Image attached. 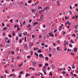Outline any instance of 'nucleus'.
Segmentation results:
<instances>
[{
  "instance_id": "obj_1",
  "label": "nucleus",
  "mask_w": 78,
  "mask_h": 78,
  "mask_svg": "<svg viewBox=\"0 0 78 78\" xmlns=\"http://www.w3.org/2000/svg\"><path fill=\"white\" fill-rule=\"evenodd\" d=\"M36 62H33V63H32L33 66H35V65H36Z\"/></svg>"
},
{
  "instance_id": "obj_2",
  "label": "nucleus",
  "mask_w": 78,
  "mask_h": 78,
  "mask_svg": "<svg viewBox=\"0 0 78 78\" xmlns=\"http://www.w3.org/2000/svg\"><path fill=\"white\" fill-rule=\"evenodd\" d=\"M76 51H77V48H74V51L76 52Z\"/></svg>"
},
{
  "instance_id": "obj_3",
  "label": "nucleus",
  "mask_w": 78,
  "mask_h": 78,
  "mask_svg": "<svg viewBox=\"0 0 78 78\" xmlns=\"http://www.w3.org/2000/svg\"><path fill=\"white\" fill-rule=\"evenodd\" d=\"M43 17H44V15H42L41 16V17H40V19H41V20H42V19H43Z\"/></svg>"
},
{
  "instance_id": "obj_4",
  "label": "nucleus",
  "mask_w": 78,
  "mask_h": 78,
  "mask_svg": "<svg viewBox=\"0 0 78 78\" xmlns=\"http://www.w3.org/2000/svg\"><path fill=\"white\" fill-rule=\"evenodd\" d=\"M39 56L41 58H44V56H42V55L41 54Z\"/></svg>"
},
{
  "instance_id": "obj_5",
  "label": "nucleus",
  "mask_w": 78,
  "mask_h": 78,
  "mask_svg": "<svg viewBox=\"0 0 78 78\" xmlns=\"http://www.w3.org/2000/svg\"><path fill=\"white\" fill-rule=\"evenodd\" d=\"M63 70V69L62 68H59L58 69V71H62Z\"/></svg>"
},
{
  "instance_id": "obj_6",
  "label": "nucleus",
  "mask_w": 78,
  "mask_h": 78,
  "mask_svg": "<svg viewBox=\"0 0 78 78\" xmlns=\"http://www.w3.org/2000/svg\"><path fill=\"white\" fill-rule=\"evenodd\" d=\"M22 65H23V63H22L20 65H18V66L19 67H21V66H22Z\"/></svg>"
},
{
  "instance_id": "obj_7",
  "label": "nucleus",
  "mask_w": 78,
  "mask_h": 78,
  "mask_svg": "<svg viewBox=\"0 0 78 78\" xmlns=\"http://www.w3.org/2000/svg\"><path fill=\"white\" fill-rule=\"evenodd\" d=\"M42 65L41 64H39V67H42Z\"/></svg>"
},
{
  "instance_id": "obj_8",
  "label": "nucleus",
  "mask_w": 78,
  "mask_h": 78,
  "mask_svg": "<svg viewBox=\"0 0 78 78\" xmlns=\"http://www.w3.org/2000/svg\"><path fill=\"white\" fill-rule=\"evenodd\" d=\"M57 50H59V51H60V49H59V47H58L57 48Z\"/></svg>"
},
{
  "instance_id": "obj_9",
  "label": "nucleus",
  "mask_w": 78,
  "mask_h": 78,
  "mask_svg": "<svg viewBox=\"0 0 78 78\" xmlns=\"http://www.w3.org/2000/svg\"><path fill=\"white\" fill-rule=\"evenodd\" d=\"M35 55H36V56H38L39 55H38V54L37 53H35Z\"/></svg>"
},
{
  "instance_id": "obj_10",
  "label": "nucleus",
  "mask_w": 78,
  "mask_h": 78,
  "mask_svg": "<svg viewBox=\"0 0 78 78\" xmlns=\"http://www.w3.org/2000/svg\"><path fill=\"white\" fill-rule=\"evenodd\" d=\"M38 53H42V51H41V50H39L38 51Z\"/></svg>"
},
{
  "instance_id": "obj_11",
  "label": "nucleus",
  "mask_w": 78,
  "mask_h": 78,
  "mask_svg": "<svg viewBox=\"0 0 78 78\" xmlns=\"http://www.w3.org/2000/svg\"><path fill=\"white\" fill-rule=\"evenodd\" d=\"M69 47H72L73 45L71 44H69Z\"/></svg>"
},
{
  "instance_id": "obj_12",
  "label": "nucleus",
  "mask_w": 78,
  "mask_h": 78,
  "mask_svg": "<svg viewBox=\"0 0 78 78\" xmlns=\"http://www.w3.org/2000/svg\"><path fill=\"white\" fill-rule=\"evenodd\" d=\"M51 72H50L49 73V75H51V76H53V74Z\"/></svg>"
},
{
  "instance_id": "obj_13",
  "label": "nucleus",
  "mask_w": 78,
  "mask_h": 78,
  "mask_svg": "<svg viewBox=\"0 0 78 78\" xmlns=\"http://www.w3.org/2000/svg\"><path fill=\"white\" fill-rule=\"evenodd\" d=\"M12 35L13 36H15V32H14V31L13 32Z\"/></svg>"
},
{
  "instance_id": "obj_14",
  "label": "nucleus",
  "mask_w": 78,
  "mask_h": 78,
  "mask_svg": "<svg viewBox=\"0 0 78 78\" xmlns=\"http://www.w3.org/2000/svg\"><path fill=\"white\" fill-rule=\"evenodd\" d=\"M78 25L76 26V27H75V29H77V28H78Z\"/></svg>"
},
{
  "instance_id": "obj_15",
  "label": "nucleus",
  "mask_w": 78,
  "mask_h": 78,
  "mask_svg": "<svg viewBox=\"0 0 78 78\" xmlns=\"http://www.w3.org/2000/svg\"><path fill=\"white\" fill-rule=\"evenodd\" d=\"M45 45V44L44 43H42L41 44V45L42 46H44V45Z\"/></svg>"
},
{
  "instance_id": "obj_16",
  "label": "nucleus",
  "mask_w": 78,
  "mask_h": 78,
  "mask_svg": "<svg viewBox=\"0 0 78 78\" xmlns=\"http://www.w3.org/2000/svg\"><path fill=\"white\" fill-rule=\"evenodd\" d=\"M31 2V0H30V1H28L29 3H30Z\"/></svg>"
},
{
  "instance_id": "obj_17",
  "label": "nucleus",
  "mask_w": 78,
  "mask_h": 78,
  "mask_svg": "<svg viewBox=\"0 0 78 78\" xmlns=\"http://www.w3.org/2000/svg\"><path fill=\"white\" fill-rule=\"evenodd\" d=\"M16 50L17 51H19V48H16Z\"/></svg>"
},
{
  "instance_id": "obj_18",
  "label": "nucleus",
  "mask_w": 78,
  "mask_h": 78,
  "mask_svg": "<svg viewBox=\"0 0 78 78\" xmlns=\"http://www.w3.org/2000/svg\"><path fill=\"white\" fill-rule=\"evenodd\" d=\"M27 58H31V56L28 55V56L27 57Z\"/></svg>"
},
{
  "instance_id": "obj_19",
  "label": "nucleus",
  "mask_w": 78,
  "mask_h": 78,
  "mask_svg": "<svg viewBox=\"0 0 78 78\" xmlns=\"http://www.w3.org/2000/svg\"><path fill=\"white\" fill-rule=\"evenodd\" d=\"M31 11H32V12H34V11H35V10H33V9H32Z\"/></svg>"
},
{
  "instance_id": "obj_20",
  "label": "nucleus",
  "mask_w": 78,
  "mask_h": 78,
  "mask_svg": "<svg viewBox=\"0 0 78 78\" xmlns=\"http://www.w3.org/2000/svg\"><path fill=\"white\" fill-rule=\"evenodd\" d=\"M22 73H23V72L22 71H21L20 72V75H21V74H22Z\"/></svg>"
},
{
  "instance_id": "obj_21",
  "label": "nucleus",
  "mask_w": 78,
  "mask_h": 78,
  "mask_svg": "<svg viewBox=\"0 0 78 78\" xmlns=\"http://www.w3.org/2000/svg\"><path fill=\"white\" fill-rule=\"evenodd\" d=\"M48 66V64H47V63H46L45 64V66Z\"/></svg>"
},
{
  "instance_id": "obj_22",
  "label": "nucleus",
  "mask_w": 78,
  "mask_h": 78,
  "mask_svg": "<svg viewBox=\"0 0 78 78\" xmlns=\"http://www.w3.org/2000/svg\"><path fill=\"white\" fill-rule=\"evenodd\" d=\"M19 58H20V57H19V56H17V57H16V58H17V59H19Z\"/></svg>"
},
{
  "instance_id": "obj_23",
  "label": "nucleus",
  "mask_w": 78,
  "mask_h": 78,
  "mask_svg": "<svg viewBox=\"0 0 78 78\" xmlns=\"http://www.w3.org/2000/svg\"><path fill=\"white\" fill-rule=\"evenodd\" d=\"M12 20H12V19H11L10 20V22H11V23H12Z\"/></svg>"
},
{
  "instance_id": "obj_24",
  "label": "nucleus",
  "mask_w": 78,
  "mask_h": 78,
  "mask_svg": "<svg viewBox=\"0 0 78 78\" xmlns=\"http://www.w3.org/2000/svg\"><path fill=\"white\" fill-rule=\"evenodd\" d=\"M20 43H21V42H22V40L21 39H20Z\"/></svg>"
},
{
  "instance_id": "obj_25",
  "label": "nucleus",
  "mask_w": 78,
  "mask_h": 78,
  "mask_svg": "<svg viewBox=\"0 0 78 78\" xmlns=\"http://www.w3.org/2000/svg\"><path fill=\"white\" fill-rule=\"evenodd\" d=\"M69 8L70 9H73V8L72 7V6L70 5L69 6Z\"/></svg>"
},
{
  "instance_id": "obj_26",
  "label": "nucleus",
  "mask_w": 78,
  "mask_h": 78,
  "mask_svg": "<svg viewBox=\"0 0 78 78\" xmlns=\"http://www.w3.org/2000/svg\"><path fill=\"white\" fill-rule=\"evenodd\" d=\"M53 45L54 46H55V45H56V43H53Z\"/></svg>"
},
{
  "instance_id": "obj_27",
  "label": "nucleus",
  "mask_w": 78,
  "mask_h": 78,
  "mask_svg": "<svg viewBox=\"0 0 78 78\" xmlns=\"http://www.w3.org/2000/svg\"><path fill=\"white\" fill-rule=\"evenodd\" d=\"M36 25V24L35 23H34L33 24L34 26H35V25Z\"/></svg>"
},
{
  "instance_id": "obj_28",
  "label": "nucleus",
  "mask_w": 78,
  "mask_h": 78,
  "mask_svg": "<svg viewBox=\"0 0 78 78\" xmlns=\"http://www.w3.org/2000/svg\"><path fill=\"white\" fill-rule=\"evenodd\" d=\"M45 59H46L47 60H48V58L47 57H46L45 58Z\"/></svg>"
},
{
  "instance_id": "obj_29",
  "label": "nucleus",
  "mask_w": 78,
  "mask_h": 78,
  "mask_svg": "<svg viewBox=\"0 0 78 78\" xmlns=\"http://www.w3.org/2000/svg\"><path fill=\"white\" fill-rule=\"evenodd\" d=\"M25 21H24L23 23V25H25Z\"/></svg>"
},
{
  "instance_id": "obj_30",
  "label": "nucleus",
  "mask_w": 78,
  "mask_h": 78,
  "mask_svg": "<svg viewBox=\"0 0 78 78\" xmlns=\"http://www.w3.org/2000/svg\"><path fill=\"white\" fill-rule=\"evenodd\" d=\"M72 36H74V37H75L76 36V35H75V34H74L73 35H72Z\"/></svg>"
},
{
  "instance_id": "obj_31",
  "label": "nucleus",
  "mask_w": 78,
  "mask_h": 78,
  "mask_svg": "<svg viewBox=\"0 0 78 78\" xmlns=\"http://www.w3.org/2000/svg\"><path fill=\"white\" fill-rule=\"evenodd\" d=\"M57 31V29H55V30L54 31V33H56Z\"/></svg>"
},
{
  "instance_id": "obj_32",
  "label": "nucleus",
  "mask_w": 78,
  "mask_h": 78,
  "mask_svg": "<svg viewBox=\"0 0 78 78\" xmlns=\"http://www.w3.org/2000/svg\"><path fill=\"white\" fill-rule=\"evenodd\" d=\"M69 44V43H68L67 42H66V43L65 44V45H67Z\"/></svg>"
},
{
  "instance_id": "obj_33",
  "label": "nucleus",
  "mask_w": 78,
  "mask_h": 78,
  "mask_svg": "<svg viewBox=\"0 0 78 78\" xmlns=\"http://www.w3.org/2000/svg\"><path fill=\"white\" fill-rule=\"evenodd\" d=\"M6 27H4V28H3V30H6Z\"/></svg>"
},
{
  "instance_id": "obj_34",
  "label": "nucleus",
  "mask_w": 78,
  "mask_h": 78,
  "mask_svg": "<svg viewBox=\"0 0 78 78\" xmlns=\"http://www.w3.org/2000/svg\"><path fill=\"white\" fill-rule=\"evenodd\" d=\"M13 74H12L10 75V76L11 77V76H13Z\"/></svg>"
},
{
  "instance_id": "obj_35",
  "label": "nucleus",
  "mask_w": 78,
  "mask_h": 78,
  "mask_svg": "<svg viewBox=\"0 0 78 78\" xmlns=\"http://www.w3.org/2000/svg\"><path fill=\"white\" fill-rule=\"evenodd\" d=\"M49 56H50V57H51V54H49Z\"/></svg>"
},
{
  "instance_id": "obj_36",
  "label": "nucleus",
  "mask_w": 78,
  "mask_h": 78,
  "mask_svg": "<svg viewBox=\"0 0 78 78\" xmlns=\"http://www.w3.org/2000/svg\"><path fill=\"white\" fill-rule=\"evenodd\" d=\"M32 38H34V35H32Z\"/></svg>"
},
{
  "instance_id": "obj_37",
  "label": "nucleus",
  "mask_w": 78,
  "mask_h": 78,
  "mask_svg": "<svg viewBox=\"0 0 78 78\" xmlns=\"http://www.w3.org/2000/svg\"><path fill=\"white\" fill-rule=\"evenodd\" d=\"M5 40H7V39H8V38H7V37H5Z\"/></svg>"
},
{
  "instance_id": "obj_38",
  "label": "nucleus",
  "mask_w": 78,
  "mask_h": 78,
  "mask_svg": "<svg viewBox=\"0 0 78 78\" xmlns=\"http://www.w3.org/2000/svg\"><path fill=\"white\" fill-rule=\"evenodd\" d=\"M11 54H13V55H14V52L13 51L12 52H11Z\"/></svg>"
},
{
  "instance_id": "obj_39",
  "label": "nucleus",
  "mask_w": 78,
  "mask_h": 78,
  "mask_svg": "<svg viewBox=\"0 0 78 78\" xmlns=\"http://www.w3.org/2000/svg\"><path fill=\"white\" fill-rule=\"evenodd\" d=\"M62 32L63 33V34H66V32H64V31H63Z\"/></svg>"
},
{
  "instance_id": "obj_40",
  "label": "nucleus",
  "mask_w": 78,
  "mask_h": 78,
  "mask_svg": "<svg viewBox=\"0 0 78 78\" xmlns=\"http://www.w3.org/2000/svg\"><path fill=\"white\" fill-rule=\"evenodd\" d=\"M71 73V75H72V76H73V73L72 72Z\"/></svg>"
},
{
  "instance_id": "obj_41",
  "label": "nucleus",
  "mask_w": 78,
  "mask_h": 78,
  "mask_svg": "<svg viewBox=\"0 0 78 78\" xmlns=\"http://www.w3.org/2000/svg\"><path fill=\"white\" fill-rule=\"evenodd\" d=\"M44 9H46V10H47L48 9H47V7H46V8Z\"/></svg>"
},
{
  "instance_id": "obj_42",
  "label": "nucleus",
  "mask_w": 78,
  "mask_h": 78,
  "mask_svg": "<svg viewBox=\"0 0 78 78\" xmlns=\"http://www.w3.org/2000/svg\"><path fill=\"white\" fill-rule=\"evenodd\" d=\"M2 27H4V26H5V24H4V23H2Z\"/></svg>"
},
{
  "instance_id": "obj_43",
  "label": "nucleus",
  "mask_w": 78,
  "mask_h": 78,
  "mask_svg": "<svg viewBox=\"0 0 78 78\" xmlns=\"http://www.w3.org/2000/svg\"><path fill=\"white\" fill-rule=\"evenodd\" d=\"M44 75H47V73H46V72L45 71H44Z\"/></svg>"
},
{
  "instance_id": "obj_44",
  "label": "nucleus",
  "mask_w": 78,
  "mask_h": 78,
  "mask_svg": "<svg viewBox=\"0 0 78 78\" xmlns=\"http://www.w3.org/2000/svg\"><path fill=\"white\" fill-rule=\"evenodd\" d=\"M39 37V39H41V38H42V36H40Z\"/></svg>"
},
{
  "instance_id": "obj_45",
  "label": "nucleus",
  "mask_w": 78,
  "mask_h": 78,
  "mask_svg": "<svg viewBox=\"0 0 78 78\" xmlns=\"http://www.w3.org/2000/svg\"><path fill=\"white\" fill-rule=\"evenodd\" d=\"M77 4H75V6H77Z\"/></svg>"
},
{
  "instance_id": "obj_46",
  "label": "nucleus",
  "mask_w": 78,
  "mask_h": 78,
  "mask_svg": "<svg viewBox=\"0 0 78 78\" xmlns=\"http://www.w3.org/2000/svg\"><path fill=\"white\" fill-rule=\"evenodd\" d=\"M38 9H42V7L40 6L39 8H38Z\"/></svg>"
},
{
  "instance_id": "obj_47",
  "label": "nucleus",
  "mask_w": 78,
  "mask_h": 78,
  "mask_svg": "<svg viewBox=\"0 0 78 78\" xmlns=\"http://www.w3.org/2000/svg\"><path fill=\"white\" fill-rule=\"evenodd\" d=\"M65 19H66V20H67V16H65Z\"/></svg>"
},
{
  "instance_id": "obj_48",
  "label": "nucleus",
  "mask_w": 78,
  "mask_h": 78,
  "mask_svg": "<svg viewBox=\"0 0 78 78\" xmlns=\"http://www.w3.org/2000/svg\"><path fill=\"white\" fill-rule=\"evenodd\" d=\"M7 27H10V25H9V24H8L7 25Z\"/></svg>"
},
{
  "instance_id": "obj_49",
  "label": "nucleus",
  "mask_w": 78,
  "mask_h": 78,
  "mask_svg": "<svg viewBox=\"0 0 78 78\" xmlns=\"http://www.w3.org/2000/svg\"><path fill=\"white\" fill-rule=\"evenodd\" d=\"M10 42V41H9V40L7 41V43H9Z\"/></svg>"
},
{
  "instance_id": "obj_50",
  "label": "nucleus",
  "mask_w": 78,
  "mask_h": 78,
  "mask_svg": "<svg viewBox=\"0 0 78 78\" xmlns=\"http://www.w3.org/2000/svg\"><path fill=\"white\" fill-rule=\"evenodd\" d=\"M9 37H12V36H11V35H9Z\"/></svg>"
},
{
  "instance_id": "obj_51",
  "label": "nucleus",
  "mask_w": 78,
  "mask_h": 78,
  "mask_svg": "<svg viewBox=\"0 0 78 78\" xmlns=\"http://www.w3.org/2000/svg\"><path fill=\"white\" fill-rule=\"evenodd\" d=\"M21 35H22V34H20L19 35V37H21Z\"/></svg>"
},
{
  "instance_id": "obj_52",
  "label": "nucleus",
  "mask_w": 78,
  "mask_h": 78,
  "mask_svg": "<svg viewBox=\"0 0 78 78\" xmlns=\"http://www.w3.org/2000/svg\"><path fill=\"white\" fill-rule=\"evenodd\" d=\"M71 55H74V54H73V53H71Z\"/></svg>"
},
{
  "instance_id": "obj_53",
  "label": "nucleus",
  "mask_w": 78,
  "mask_h": 78,
  "mask_svg": "<svg viewBox=\"0 0 78 78\" xmlns=\"http://www.w3.org/2000/svg\"><path fill=\"white\" fill-rule=\"evenodd\" d=\"M31 21H32V20H29V23H31Z\"/></svg>"
},
{
  "instance_id": "obj_54",
  "label": "nucleus",
  "mask_w": 78,
  "mask_h": 78,
  "mask_svg": "<svg viewBox=\"0 0 78 78\" xmlns=\"http://www.w3.org/2000/svg\"><path fill=\"white\" fill-rule=\"evenodd\" d=\"M30 54L31 55H33V51H31L30 52Z\"/></svg>"
},
{
  "instance_id": "obj_55",
  "label": "nucleus",
  "mask_w": 78,
  "mask_h": 78,
  "mask_svg": "<svg viewBox=\"0 0 78 78\" xmlns=\"http://www.w3.org/2000/svg\"><path fill=\"white\" fill-rule=\"evenodd\" d=\"M67 48H66L65 49V51H67Z\"/></svg>"
},
{
  "instance_id": "obj_56",
  "label": "nucleus",
  "mask_w": 78,
  "mask_h": 78,
  "mask_svg": "<svg viewBox=\"0 0 78 78\" xmlns=\"http://www.w3.org/2000/svg\"><path fill=\"white\" fill-rule=\"evenodd\" d=\"M27 76H28V73H27V74L26 75V77H27Z\"/></svg>"
},
{
  "instance_id": "obj_57",
  "label": "nucleus",
  "mask_w": 78,
  "mask_h": 78,
  "mask_svg": "<svg viewBox=\"0 0 78 78\" xmlns=\"http://www.w3.org/2000/svg\"><path fill=\"white\" fill-rule=\"evenodd\" d=\"M13 76L14 77H16V75H15L14 74H13Z\"/></svg>"
},
{
  "instance_id": "obj_58",
  "label": "nucleus",
  "mask_w": 78,
  "mask_h": 78,
  "mask_svg": "<svg viewBox=\"0 0 78 78\" xmlns=\"http://www.w3.org/2000/svg\"><path fill=\"white\" fill-rule=\"evenodd\" d=\"M17 30H20V28H17Z\"/></svg>"
},
{
  "instance_id": "obj_59",
  "label": "nucleus",
  "mask_w": 78,
  "mask_h": 78,
  "mask_svg": "<svg viewBox=\"0 0 78 78\" xmlns=\"http://www.w3.org/2000/svg\"><path fill=\"white\" fill-rule=\"evenodd\" d=\"M47 69H48V70H50V67H48V68Z\"/></svg>"
},
{
  "instance_id": "obj_60",
  "label": "nucleus",
  "mask_w": 78,
  "mask_h": 78,
  "mask_svg": "<svg viewBox=\"0 0 78 78\" xmlns=\"http://www.w3.org/2000/svg\"><path fill=\"white\" fill-rule=\"evenodd\" d=\"M35 23L36 24V25L37 24V23H38L37 22H36Z\"/></svg>"
},
{
  "instance_id": "obj_61",
  "label": "nucleus",
  "mask_w": 78,
  "mask_h": 78,
  "mask_svg": "<svg viewBox=\"0 0 78 78\" xmlns=\"http://www.w3.org/2000/svg\"><path fill=\"white\" fill-rule=\"evenodd\" d=\"M73 75L74 76L76 77V76L75 74H74Z\"/></svg>"
},
{
  "instance_id": "obj_62",
  "label": "nucleus",
  "mask_w": 78,
  "mask_h": 78,
  "mask_svg": "<svg viewBox=\"0 0 78 78\" xmlns=\"http://www.w3.org/2000/svg\"><path fill=\"white\" fill-rule=\"evenodd\" d=\"M76 73H78V70H76Z\"/></svg>"
},
{
  "instance_id": "obj_63",
  "label": "nucleus",
  "mask_w": 78,
  "mask_h": 78,
  "mask_svg": "<svg viewBox=\"0 0 78 78\" xmlns=\"http://www.w3.org/2000/svg\"><path fill=\"white\" fill-rule=\"evenodd\" d=\"M63 75H64L65 74V72L63 71Z\"/></svg>"
},
{
  "instance_id": "obj_64",
  "label": "nucleus",
  "mask_w": 78,
  "mask_h": 78,
  "mask_svg": "<svg viewBox=\"0 0 78 78\" xmlns=\"http://www.w3.org/2000/svg\"><path fill=\"white\" fill-rule=\"evenodd\" d=\"M71 24V23H69L68 24V25H70Z\"/></svg>"
}]
</instances>
